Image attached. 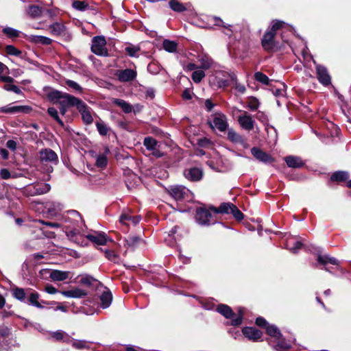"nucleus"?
<instances>
[{"label": "nucleus", "instance_id": "nucleus-45", "mask_svg": "<svg viewBox=\"0 0 351 351\" xmlns=\"http://www.w3.org/2000/svg\"><path fill=\"white\" fill-rule=\"evenodd\" d=\"M143 145L147 149L152 151L158 147V142L154 138L148 136L144 138Z\"/></svg>", "mask_w": 351, "mask_h": 351}, {"label": "nucleus", "instance_id": "nucleus-47", "mask_svg": "<svg viewBox=\"0 0 351 351\" xmlns=\"http://www.w3.org/2000/svg\"><path fill=\"white\" fill-rule=\"evenodd\" d=\"M3 33L10 38H15L19 36L20 32L10 27H5L2 29Z\"/></svg>", "mask_w": 351, "mask_h": 351}, {"label": "nucleus", "instance_id": "nucleus-24", "mask_svg": "<svg viewBox=\"0 0 351 351\" xmlns=\"http://www.w3.org/2000/svg\"><path fill=\"white\" fill-rule=\"evenodd\" d=\"M61 294L69 298H82L87 295V292L80 288H74L71 290L60 291Z\"/></svg>", "mask_w": 351, "mask_h": 351}, {"label": "nucleus", "instance_id": "nucleus-9", "mask_svg": "<svg viewBox=\"0 0 351 351\" xmlns=\"http://www.w3.org/2000/svg\"><path fill=\"white\" fill-rule=\"evenodd\" d=\"M184 178L191 182H199L203 178V170L198 167H190L184 170Z\"/></svg>", "mask_w": 351, "mask_h": 351}, {"label": "nucleus", "instance_id": "nucleus-25", "mask_svg": "<svg viewBox=\"0 0 351 351\" xmlns=\"http://www.w3.org/2000/svg\"><path fill=\"white\" fill-rule=\"evenodd\" d=\"M71 272L54 269L50 271L49 278L52 281H64L69 278Z\"/></svg>", "mask_w": 351, "mask_h": 351}, {"label": "nucleus", "instance_id": "nucleus-35", "mask_svg": "<svg viewBox=\"0 0 351 351\" xmlns=\"http://www.w3.org/2000/svg\"><path fill=\"white\" fill-rule=\"evenodd\" d=\"M112 102L113 104L120 107L125 113H130L132 111V106L123 99L114 98Z\"/></svg>", "mask_w": 351, "mask_h": 351}, {"label": "nucleus", "instance_id": "nucleus-44", "mask_svg": "<svg viewBox=\"0 0 351 351\" xmlns=\"http://www.w3.org/2000/svg\"><path fill=\"white\" fill-rule=\"evenodd\" d=\"M27 11L28 14L32 18H38L42 14V8L36 5H29Z\"/></svg>", "mask_w": 351, "mask_h": 351}, {"label": "nucleus", "instance_id": "nucleus-8", "mask_svg": "<svg viewBox=\"0 0 351 351\" xmlns=\"http://www.w3.org/2000/svg\"><path fill=\"white\" fill-rule=\"evenodd\" d=\"M208 123L212 128H216L220 132H224L228 126L226 117L221 113L214 114Z\"/></svg>", "mask_w": 351, "mask_h": 351}, {"label": "nucleus", "instance_id": "nucleus-29", "mask_svg": "<svg viewBox=\"0 0 351 351\" xmlns=\"http://www.w3.org/2000/svg\"><path fill=\"white\" fill-rule=\"evenodd\" d=\"M30 108L27 106H6L1 108L0 111L5 113L27 112Z\"/></svg>", "mask_w": 351, "mask_h": 351}, {"label": "nucleus", "instance_id": "nucleus-60", "mask_svg": "<svg viewBox=\"0 0 351 351\" xmlns=\"http://www.w3.org/2000/svg\"><path fill=\"white\" fill-rule=\"evenodd\" d=\"M61 208V204L60 203L52 202L47 204V211L51 215H54L56 210H60Z\"/></svg>", "mask_w": 351, "mask_h": 351}, {"label": "nucleus", "instance_id": "nucleus-15", "mask_svg": "<svg viewBox=\"0 0 351 351\" xmlns=\"http://www.w3.org/2000/svg\"><path fill=\"white\" fill-rule=\"evenodd\" d=\"M251 153L254 157L260 162H264L265 164H269L274 162V158L271 156L256 147H254L251 149Z\"/></svg>", "mask_w": 351, "mask_h": 351}, {"label": "nucleus", "instance_id": "nucleus-32", "mask_svg": "<svg viewBox=\"0 0 351 351\" xmlns=\"http://www.w3.org/2000/svg\"><path fill=\"white\" fill-rule=\"evenodd\" d=\"M317 260L319 264L323 265L324 266H326L328 263H330L333 265H339V261L337 258H335V257H332L328 254H319L317 256Z\"/></svg>", "mask_w": 351, "mask_h": 351}, {"label": "nucleus", "instance_id": "nucleus-42", "mask_svg": "<svg viewBox=\"0 0 351 351\" xmlns=\"http://www.w3.org/2000/svg\"><path fill=\"white\" fill-rule=\"evenodd\" d=\"M95 125L99 134L102 136H106L110 131V128L102 121H97Z\"/></svg>", "mask_w": 351, "mask_h": 351}, {"label": "nucleus", "instance_id": "nucleus-46", "mask_svg": "<svg viewBox=\"0 0 351 351\" xmlns=\"http://www.w3.org/2000/svg\"><path fill=\"white\" fill-rule=\"evenodd\" d=\"M47 112L60 126H64V122L60 119L56 108L49 107L47 109Z\"/></svg>", "mask_w": 351, "mask_h": 351}, {"label": "nucleus", "instance_id": "nucleus-18", "mask_svg": "<svg viewBox=\"0 0 351 351\" xmlns=\"http://www.w3.org/2000/svg\"><path fill=\"white\" fill-rule=\"evenodd\" d=\"M243 335L249 340L257 341L262 336V332L254 327H245L242 329Z\"/></svg>", "mask_w": 351, "mask_h": 351}, {"label": "nucleus", "instance_id": "nucleus-49", "mask_svg": "<svg viewBox=\"0 0 351 351\" xmlns=\"http://www.w3.org/2000/svg\"><path fill=\"white\" fill-rule=\"evenodd\" d=\"M72 346L77 350L90 349L88 342L85 340L75 339L72 342Z\"/></svg>", "mask_w": 351, "mask_h": 351}, {"label": "nucleus", "instance_id": "nucleus-53", "mask_svg": "<svg viewBox=\"0 0 351 351\" xmlns=\"http://www.w3.org/2000/svg\"><path fill=\"white\" fill-rule=\"evenodd\" d=\"M73 8L79 11H85L88 8V4L86 1H74Z\"/></svg>", "mask_w": 351, "mask_h": 351}, {"label": "nucleus", "instance_id": "nucleus-55", "mask_svg": "<svg viewBox=\"0 0 351 351\" xmlns=\"http://www.w3.org/2000/svg\"><path fill=\"white\" fill-rule=\"evenodd\" d=\"M205 73L202 70L194 71L192 73L191 78L195 83H199L204 77Z\"/></svg>", "mask_w": 351, "mask_h": 351}, {"label": "nucleus", "instance_id": "nucleus-17", "mask_svg": "<svg viewBox=\"0 0 351 351\" xmlns=\"http://www.w3.org/2000/svg\"><path fill=\"white\" fill-rule=\"evenodd\" d=\"M227 137L229 141L231 142L235 143V144H239L243 147L247 148V143H246L244 138L240 135L239 133L235 132L233 129L230 128L228 130Z\"/></svg>", "mask_w": 351, "mask_h": 351}, {"label": "nucleus", "instance_id": "nucleus-13", "mask_svg": "<svg viewBox=\"0 0 351 351\" xmlns=\"http://www.w3.org/2000/svg\"><path fill=\"white\" fill-rule=\"evenodd\" d=\"M316 74L319 83L327 86L331 84V77L328 72L327 69L320 64H316Z\"/></svg>", "mask_w": 351, "mask_h": 351}, {"label": "nucleus", "instance_id": "nucleus-51", "mask_svg": "<svg viewBox=\"0 0 351 351\" xmlns=\"http://www.w3.org/2000/svg\"><path fill=\"white\" fill-rule=\"evenodd\" d=\"M254 78L256 81L262 83L265 85H268L269 84V77L262 72H256L254 73Z\"/></svg>", "mask_w": 351, "mask_h": 351}, {"label": "nucleus", "instance_id": "nucleus-39", "mask_svg": "<svg viewBox=\"0 0 351 351\" xmlns=\"http://www.w3.org/2000/svg\"><path fill=\"white\" fill-rule=\"evenodd\" d=\"M266 332L267 333L275 339H279L280 337H282V334L280 332V330L279 328L273 324H269L266 326Z\"/></svg>", "mask_w": 351, "mask_h": 351}, {"label": "nucleus", "instance_id": "nucleus-28", "mask_svg": "<svg viewBox=\"0 0 351 351\" xmlns=\"http://www.w3.org/2000/svg\"><path fill=\"white\" fill-rule=\"evenodd\" d=\"M198 62L200 63L199 68L202 69H208L214 63L213 59L206 53H202L197 56Z\"/></svg>", "mask_w": 351, "mask_h": 351}, {"label": "nucleus", "instance_id": "nucleus-50", "mask_svg": "<svg viewBox=\"0 0 351 351\" xmlns=\"http://www.w3.org/2000/svg\"><path fill=\"white\" fill-rule=\"evenodd\" d=\"M94 282H96V280L88 274L82 275L80 279V284L88 287L91 286Z\"/></svg>", "mask_w": 351, "mask_h": 351}, {"label": "nucleus", "instance_id": "nucleus-43", "mask_svg": "<svg viewBox=\"0 0 351 351\" xmlns=\"http://www.w3.org/2000/svg\"><path fill=\"white\" fill-rule=\"evenodd\" d=\"M169 5L172 10L176 12H183L186 10L184 5L177 0H170Z\"/></svg>", "mask_w": 351, "mask_h": 351}, {"label": "nucleus", "instance_id": "nucleus-64", "mask_svg": "<svg viewBox=\"0 0 351 351\" xmlns=\"http://www.w3.org/2000/svg\"><path fill=\"white\" fill-rule=\"evenodd\" d=\"M302 246V243H301V241H297L294 243L293 247H287V248L292 253L295 254L298 252L300 249H301Z\"/></svg>", "mask_w": 351, "mask_h": 351}, {"label": "nucleus", "instance_id": "nucleus-40", "mask_svg": "<svg viewBox=\"0 0 351 351\" xmlns=\"http://www.w3.org/2000/svg\"><path fill=\"white\" fill-rule=\"evenodd\" d=\"M349 178V173L345 171H338L335 172L330 177L332 181L342 182L346 181Z\"/></svg>", "mask_w": 351, "mask_h": 351}, {"label": "nucleus", "instance_id": "nucleus-41", "mask_svg": "<svg viewBox=\"0 0 351 351\" xmlns=\"http://www.w3.org/2000/svg\"><path fill=\"white\" fill-rule=\"evenodd\" d=\"M163 49L169 53H174L177 50L178 44L176 42L165 39L162 43Z\"/></svg>", "mask_w": 351, "mask_h": 351}, {"label": "nucleus", "instance_id": "nucleus-62", "mask_svg": "<svg viewBox=\"0 0 351 351\" xmlns=\"http://www.w3.org/2000/svg\"><path fill=\"white\" fill-rule=\"evenodd\" d=\"M232 82H233L234 84V88H235V90L239 93V94H243L245 90H246V88H245V86L243 85V84H240L238 80H237V78L236 77V81H231Z\"/></svg>", "mask_w": 351, "mask_h": 351}, {"label": "nucleus", "instance_id": "nucleus-6", "mask_svg": "<svg viewBox=\"0 0 351 351\" xmlns=\"http://www.w3.org/2000/svg\"><path fill=\"white\" fill-rule=\"evenodd\" d=\"M48 29L51 35L60 36L66 41L71 40L72 38L71 34L69 32L66 26L62 23L54 22L49 25Z\"/></svg>", "mask_w": 351, "mask_h": 351}, {"label": "nucleus", "instance_id": "nucleus-48", "mask_svg": "<svg viewBox=\"0 0 351 351\" xmlns=\"http://www.w3.org/2000/svg\"><path fill=\"white\" fill-rule=\"evenodd\" d=\"M143 240L140 237L138 236H130L125 240L126 245L128 247L134 248L138 243L141 242Z\"/></svg>", "mask_w": 351, "mask_h": 351}, {"label": "nucleus", "instance_id": "nucleus-26", "mask_svg": "<svg viewBox=\"0 0 351 351\" xmlns=\"http://www.w3.org/2000/svg\"><path fill=\"white\" fill-rule=\"evenodd\" d=\"M285 161L291 168H301L304 165L302 159L297 156H288L285 158Z\"/></svg>", "mask_w": 351, "mask_h": 351}, {"label": "nucleus", "instance_id": "nucleus-4", "mask_svg": "<svg viewBox=\"0 0 351 351\" xmlns=\"http://www.w3.org/2000/svg\"><path fill=\"white\" fill-rule=\"evenodd\" d=\"M213 217L214 215L210 210L203 207L196 208L195 221L199 225L208 226L215 224L216 221Z\"/></svg>", "mask_w": 351, "mask_h": 351}, {"label": "nucleus", "instance_id": "nucleus-23", "mask_svg": "<svg viewBox=\"0 0 351 351\" xmlns=\"http://www.w3.org/2000/svg\"><path fill=\"white\" fill-rule=\"evenodd\" d=\"M29 289H24L19 287H14L12 289V295L14 298L19 300L21 302L26 304L27 302V296L29 294Z\"/></svg>", "mask_w": 351, "mask_h": 351}, {"label": "nucleus", "instance_id": "nucleus-56", "mask_svg": "<svg viewBox=\"0 0 351 351\" xmlns=\"http://www.w3.org/2000/svg\"><path fill=\"white\" fill-rule=\"evenodd\" d=\"M126 53L131 57H138L140 48L138 47L130 45L125 49Z\"/></svg>", "mask_w": 351, "mask_h": 351}, {"label": "nucleus", "instance_id": "nucleus-19", "mask_svg": "<svg viewBox=\"0 0 351 351\" xmlns=\"http://www.w3.org/2000/svg\"><path fill=\"white\" fill-rule=\"evenodd\" d=\"M0 81L8 83L3 86V89L5 90L12 91L16 94L22 93L21 90L17 86L11 84V83L14 81V79L12 77L0 75Z\"/></svg>", "mask_w": 351, "mask_h": 351}, {"label": "nucleus", "instance_id": "nucleus-63", "mask_svg": "<svg viewBox=\"0 0 351 351\" xmlns=\"http://www.w3.org/2000/svg\"><path fill=\"white\" fill-rule=\"evenodd\" d=\"M105 256L110 261H113L114 263L117 262V260L118 259L117 255L114 253V251L106 250L104 251Z\"/></svg>", "mask_w": 351, "mask_h": 351}, {"label": "nucleus", "instance_id": "nucleus-22", "mask_svg": "<svg viewBox=\"0 0 351 351\" xmlns=\"http://www.w3.org/2000/svg\"><path fill=\"white\" fill-rule=\"evenodd\" d=\"M29 289H24L19 287H14L12 289V295L14 298L19 300L21 302L26 304L27 302V296L29 294Z\"/></svg>", "mask_w": 351, "mask_h": 351}, {"label": "nucleus", "instance_id": "nucleus-59", "mask_svg": "<svg viewBox=\"0 0 351 351\" xmlns=\"http://www.w3.org/2000/svg\"><path fill=\"white\" fill-rule=\"evenodd\" d=\"M65 84L70 88H72L77 92L81 93L82 91V88L81 87V86L73 80H66L65 81Z\"/></svg>", "mask_w": 351, "mask_h": 351}, {"label": "nucleus", "instance_id": "nucleus-31", "mask_svg": "<svg viewBox=\"0 0 351 351\" xmlns=\"http://www.w3.org/2000/svg\"><path fill=\"white\" fill-rule=\"evenodd\" d=\"M141 219V217L140 215L132 216L128 213H123L119 217V221L125 225H128L127 221H129L135 226L139 223Z\"/></svg>", "mask_w": 351, "mask_h": 351}, {"label": "nucleus", "instance_id": "nucleus-5", "mask_svg": "<svg viewBox=\"0 0 351 351\" xmlns=\"http://www.w3.org/2000/svg\"><path fill=\"white\" fill-rule=\"evenodd\" d=\"M216 311L226 318L231 319L230 325L238 326L242 324V315H239L234 317V313L229 306L223 304H219L216 308Z\"/></svg>", "mask_w": 351, "mask_h": 351}, {"label": "nucleus", "instance_id": "nucleus-7", "mask_svg": "<svg viewBox=\"0 0 351 351\" xmlns=\"http://www.w3.org/2000/svg\"><path fill=\"white\" fill-rule=\"evenodd\" d=\"M106 41L103 36H96L92 39L91 51L97 56H106L108 51L106 48Z\"/></svg>", "mask_w": 351, "mask_h": 351}, {"label": "nucleus", "instance_id": "nucleus-12", "mask_svg": "<svg viewBox=\"0 0 351 351\" xmlns=\"http://www.w3.org/2000/svg\"><path fill=\"white\" fill-rule=\"evenodd\" d=\"M77 109L81 114L84 123L86 125H90L93 122L91 108L88 106L86 103H84L83 101L80 102Z\"/></svg>", "mask_w": 351, "mask_h": 351}, {"label": "nucleus", "instance_id": "nucleus-11", "mask_svg": "<svg viewBox=\"0 0 351 351\" xmlns=\"http://www.w3.org/2000/svg\"><path fill=\"white\" fill-rule=\"evenodd\" d=\"M237 121L243 130L250 131L254 128L255 121L252 115L246 111H243V113L238 117Z\"/></svg>", "mask_w": 351, "mask_h": 351}, {"label": "nucleus", "instance_id": "nucleus-37", "mask_svg": "<svg viewBox=\"0 0 351 351\" xmlns=\"http://www.w3.org/2000/svg\"><path fill=\"white\" fill-rule=\"evenodd\" d=\"M233 204L230 202L222 203L217 208H212L214 213L230 214Z\"/></svg>", "mask_w": 351, "mask_h": 351}, {"label": "nucleus", "instance_id": "nucleus-58", "mask_svg": "<svg viewBox=\"0 0 351 351\" xmlns=\"http://www.w3.org/2000/svg\"><path fill=\"white\" fill-rule=\"evenodd\" d=\"M260 106L258 100L256 97H252L247 103V108L251 111L256 110Z\"/></svg>", "mask_w": 351, "mask_h": 351}, {"label": "nucleus", "instance_id": "nucleus-10", "mask_svg": "<svg viewBox=\"0 0 351 351\" xmlns=\"http://www.w3.org/2000/svg\"><path fill=\"white\" fill-rule=\"evenodd\" d=\"M40 160L42 163L57 164L58 158L56 153L49 148L42 149L39 152Z\"/></svg>", "mask_w": 351, "mask_h": 351}, {"label": "nucleus", "instance_id": "nucleus-20", "mask_svg": "<svg viewBox=\"0 0 351 351\" xmlns=\"http://www.w3.org/2000/svg\"><path fill=\"white\" fill-rule=\"evenodd\" d=\"M86 239L91 242L100 245H106L107 243V237L104 232H95V234H88L86 236Z\"/></svg>", "mask_w": 351, "mask_h": 351}, {"label": "nucleus", "instance_id": "nucleus-21", "mask_svg": "<svg viewBox=\"0 0 351 351\" xmlns=\"http://www.w3.org/2000/svg\"><path fill=\"white\" fill-rule=\"evenodd\" d=\"M117 77L121 82H130L134 80L136 77V72L130 69L119 71Z\"/></svg>", "mask_w": 351, "mask_h": 351}, {"label": "nucleus", "instance_id": "nucleus-30", "mask_svg": "<svg viewBox=\"0 0 351 351\" xmlns=\"http://www.w3.org/2000/svg\"><path fill=\"white\" fill-rule=\"evenodd\" d=\"M10 330L7 327H0V350L8 349Z\"/></svg>", "mask_w": 351, "mask_h": 351}, {"label": "nucleus", "instance_id": "nucleus-27", "mask_svg": "<svg viewBox=\"0 0 351 351\" xmlns=\"http://www.w3.org/2000/svg\"><path fill=\"white\" fill-rule=\"evenodd\" d=\"M39 294L36 291H29V294L27 296V302L26 304L30 306H35L38 308H43L44 306L41 304V303L38 301Z\"/></svg>", "mask_w": 351, "mask_h": 351}, {"label": "nucleus", "instance_id": "nucleus-3", "mask_svg": "<svg viewBox=\"0 0 351 351\" xmlns=\"http://www.w3.org/2000/svg\"><path fill=\"white\" fill-rule=\"evenodd\" d=\"M48 99L53 104L60 106L70 108L72 106H77L81 99L69 94L58 90H52L47 94Z\"/></svg>", "mask_w": 351, "mask_h": 351}, {"label": "nucleus", "instance_id": "nucleus-54", "mask_svg": "<svg viewBox=\"0 0 351 351\" xmlns=\"http://www.w3.org/2000/svg\"><path fill=\"white\" fill-rule=\"evenodd\" d=\"M5 51L8 55L20 57L22 55V51L16 49L13 45H7L5 47Z\"/></svg>", "mask_w": 351, "mask_h": 351}, {"label": "nucleus", "instance_id": "nucleus-38", "mask_svg": "<svg viewBox=\"0 0 351 351\" xmlns=\"http://www.w3.org/2000/svg\"><path fill=\"white\" fill-rule=\"evenodd\" d=\"M214 21L215 22V25L218 26H221L226 29L224 34L230 36L234 32L233 26L231 25L226 24L220 18L215 16Z\"/></svg>", "mask_w": 351, "mask_h": 351}, {"label": "nucleus", "instance_id": "nucleus-61", "mask_svg": "<svg viewBox=\"0 0 351 351\" xmlns=\"http://www.w3.org/2000/svg\"><path fill=\"white\" fill-rule=\"evenodd\" d=\"M230 213L232 214L234 217L238 221L242 220L244 217L243 214L241 213L240 210H239V208L234 204H233L232 206Z\"/></svg>", "mask_w": 351, "mask_h": 351}, {"label": "nucleus", "instance_id": "nucleus-33", "mask_svg": "<svg viewBox=\"0 0 351 351\" xmlns=\"http://www.w3.org/2000/svg\"><path fill=\"white\" fill-rule=\"evenodd\" d=\"M112 301V295L110 291H106L100 296L101 307L102 308H108Z\"/></svg>", "mask_w": 351, "mask_h": 351}, {"label": "nucleus", "instance_id": "nucleus-52", "mask_svg": "<svg viewBox=\"0 0 351 351\" xmlns=\"http://www.w3.org/2000/svg\"><path fill=\"white\" fill-rule=\"evenodd\" d=\"M51 336L56 341H63L64 342H67L69 339L68 338H66V339H64V337H66L67 335L64 331L61 330L53 332L51 333Z\"/></svg>", "mask_w": 351, "mask_h": 351}, {"label": "nucleus", "instance_id": "nucleus-1", "mask_svg": "<svg viewBox=\"0 0 351 351\" xmlns=\"http://www.w3.org/2000/svg\"><path fill=\"white\" fill-rule=\"evenodd\" d=\"M288 25L280 20H273L270 26L266 30L261 38V45L264 50L267 52L277 51L280 49V45L278 41L275 40L276 32L279 29L285 28Z\"/></svg>", "mask_w": 351, "mask_h": 351}, {"label": "nucleus", "instance_id": "nucleus-57", "mask_svg": "<svg viewBox=\"0 0 351 351\" xmlns=\"http://www.w3.org/2000/svg\"><path fill=\"white\" fill-rule=\"evenodd\" d=\"M107 164L108 160L106 154H99L97 156L96 159L97 167L104 168L106 167Z\"/></svg>", "mask_w": 351, "mask_h": 351}, {"label": "nucleus", "instance_id": "nucleus-34", "mask_svg": "<svg viewBox=\"0 0 351 351\" xmlns=\"http://www.w3.org/2000/svg\"><path fill=\"white\" fill-rule=\"evenodd\" d=\"M30 40L36 45H49L52 43V39L45 36L32 35Z\"/></svg>", "mask_w": 351, "mask_h": 351}, {"label": "nucleus", "instance_id": "nucleus-36", "mask_svg": "<svg viewBox=\"0 0 351 351\" xmlns=\"http://www.w3.org/2000/svg\"><path fill=\"white\" fill-rule=\"evenodd\" d=\"M291 345L289 341H286L285 339L280 337L277 339V343L275 346H273L274 349L276 351H287L289 350Z\"/></svg>", "mask_w": 351, "mask_h": 351}, {"label": "nucleus", "instance_id": "nucleus-14", "mask_svg": "<svg viewBox=\"0 0 351 351\" xmlns=\"http://www.w3.org/2000/svg\"><path fill=\"white\" fill-rule=\"evenodd\" d=\"M189 193V190L183 186H172L169 190V194L176 201L183 200Z\"/></svg>", "mask_w": 351, "mask_h": 351}, {"label": "nucleus", "instance_id": "nucleus-2", "mask_svg": "<svg viewBox=\"0 0 351 351\" xmlns=\"http://www.w3.org/2000/svg\"><path fill=\"white\" fill-rule=\"evenodd\" d=\"M231 81H236L234 72L215 69L209 77V84L213 88H225Z\"/></svg>", "mask_w": 351, "mask_h": 351}, {"label": "nucleus", "instance_id": "nucleus-16", "mask_svg": "<svg viewBox=\"0 0 351 351\" xmlns=\"http://www.w3.org/2000/svg\"><path fill=\"white\" fill-rule=\"evenodd\" d=\"M51 186L49 184L38 182L29 187V192L32 195H38L49 192Z\"/></svg>", "mask_w": 351, "mask_h": 351}]
</instances>
